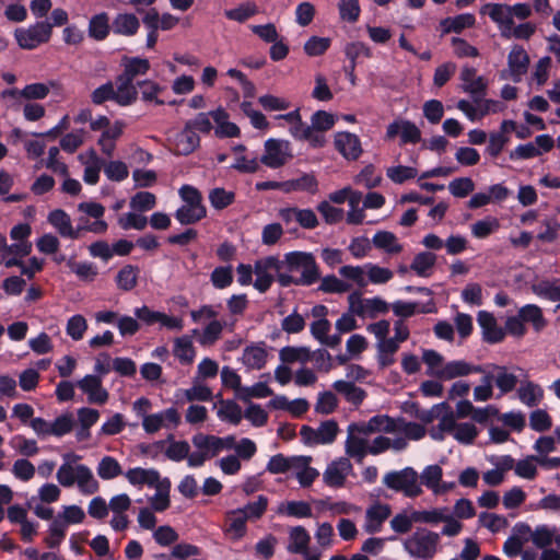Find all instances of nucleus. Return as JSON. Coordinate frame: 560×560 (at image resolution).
Returning a JSON list of instances; mask_svg holds the SVG:
<instances>
[{"instance_id": "obj_1", "label": "nucleus", "mask_w": 560, "mask_h": 560, "mask_svg": "<svg viewBox=\"0 0 560 560\" xmlns=\"http://www.w3.org/2000/svg\"><path fill=\"white\" fill-rule=\"evenodd\" d=\"M284 262L289 272L301 271L302 285H312L320 278V272L312 253L290 252L284 255Z\"/></svg>"}, {"instance_id": "obj_2", "label": "nucleus", "mask_w": 560, "mask_h": 560, "mask_svg": "<svg viewBox=\"0 0 560 560\" xmlns=\"http://www.w3.org/2000/svg\"><path fill=\"white\" fill-rule=\"evenodd\" d=\"M383 483L396 492L404 493L407 498H417L422 493L419 475L412 467L387 472Z\"/></svg>"}, {"instance_id": "obj_3", "label": "nucleus", "mask_w": 560, "mask_h": 560, "mask_svg": "<svg viewBox=\"0 0 560 560\" xmlns=\"http://www.w3.org/2000/svg\"><path fill=\"white\" fill-rule=\"evenodd\" d=\"M440 535L428 529H418L404 544L405 550L415 558L430 559L436 552Z\"/></svg>"}, {"instance_id": "obj_4", "label": "nucleus", "mask_w": 560, "mask_h": 560, "mask_svg": "<svg viewBox=\"0 0 560 560\" xmlns=\"http://www.w3.org/2000/svg\"><path fill=\"white\" fill-rule=\"evenodd\" d=\"M51 34L52 25L47 21H40L27 28L15 30L14 36L21 48L31 50L48 43Z\"/></svg>"}, {"instance_id": "obj_5", "label": "nucleus", "mask_w": 560, "mask_h": 560, "mask_svg": "<svg viewBox=\"0 0 560 560\" xmlns=\"http://www.w3.org/2000/svg\"><path fill=\"white\" fill-rule=\"evenodd\" d=\"M291 158L290 142L271 138L265 142V153L261 155L260 162L270 168H279Z\"/></svg>"}, {"instance_id": "obj_6", "label": "nucleus", "mask_w": 560, "mask_h": 560, "mask_svg": "<svg viewBox=\"0 0 560 560\" xmlns=\"http://www.w3.org/2000/svg\"><path fill=\"white\" fill-rule=\"evenodd\" d=\"M481 14H488L489 18L498 24L501 36L504 38L512 37V28L514 21L510 11V5L505 3H486L480 9Z\"/></svg>"}, {"instance_id": "obj_7", "label": "nucleus", "mask_w": 560, "mask_h": 560, "mask_svg": "<svg viewBox=\"0 0 560 560\" xmlns=\"http://www.w3.org/2000/svg\"><path fill=\"white\" fill-rule=\"evenodd\" d=\"M49 93V88L45 83H32L24 86L22 90L5 89L0 93V97L2 100H12V104L8 105V107L16 109L21 102L20 100H43Z\"/></svg>"}, {"instance_id": "obj_8", "label": "nucleus", "mask_w": 560, "mask_h": 560, "mask_svg": "<svg viewBox=\"0 0 560 560\" xmlns=\"http://www.w3.org/2000/svg\"><path fill=\"white\" fill-rule=\"evenodd\" d=\"M477 322L481 328L482 340L485 342L494 345L504 340L505 331L498 325L492 313L488 311H479Z\"/></svg>"}, {"instance_id": "obj_9", "label": "nucleus", "mask_w": 560, "mask_h": 560, "mask_svg": "<svg viewBox=\"0 0 560 560\" xmlns=\"http://www.w3.org/2000/svg\"><path fill=\"white\" fill-rule=\"evenodd\" d=\"M336 150L347 160L355 161L362 153L361 141L354 133L341 131L335 136Z\"/></svg>"}, {"instance_id": "obj_10", "label": "nucleus", "mask_w": 560, "mask_h": 560, "mask_svg": "<svg viewBox=\"0 0 560 560\" xmlns=\"http://www.w3.org/2000/svg\"><path fill=\"white\" fill-rule=\"evenodd\" d=\"M79 388L88 395L90 404L104 405L108 400V392L102 386L100 375H85L78 382Z\"/></svg>"}, {"instance_id": "obj_11", "label": "nucleus", "mask_w": 560, "mask_h": 560, "mask_svg": "<svg viewBox=\"0 0 560 560\" xmlns=\"http://www.w3.org/2000/svg\"><path fill=\"white\" fill-rule=\"evenodd\" d=\"M486 371L487 368H483V365H475L465 360H454L447 362L436 375L443 380H453L472 373H486Z\"/></svg>"}, {"instance_id": "obj_12", "label": "nucleus", "mask_w": 560, "mask_h": 560, "mask_svg": "<svg viewBox=\"0 0 560 560\" xmlns=\"http://www.w3.org/2000/svg\"><path fill=\"white\" fill-rule=\"evenodd\" d=\"M350 433L359 432L370 434L374 432L395 433L393 418L387 415H376L370 418L366 423H351L348 428Z\"/></svg>"}, {"instance_id": "obj_13", "label": "nucleus", "mask_w": 560, "mask_h": 560, "mask_svg": "<svg viewBox=\"0 0 560 560\" xmlns=\"http://www.w3.org/2000/svg\"><path fill=\"white\" fill-rule=\"evenodd\" d=\"M508 66L512 81L515 83L521 82L529 66V56L522 46L514 45L512 47L508 56Z\"/></svg>"}, {"instance_id": "obj_14", "label": "nucleus", "mask_w": 560, "mask_h": 560, "mask_svg": "<svg viewBox=\"0 0 560 560\" xmlns=\"http://www.w3.org/2000/svg\"><path fill=\"white\" fill-rule=\"evenodd\" d=\"M398 135H400V140L402 144H415L421 140L420 129L409 120H395L388 125L386 136L392 139Z\"/></svg>"}, {"instance_id": "obj_15", "label": "nucleus", "mask_w": 560, "mask_h": 560, "mask_svg": "<svg viewBox=\"0 0 560 560\" xmlns=\"http://www.w3.org/2000/svg\"><path fill=\"white\" fill-rule=\"evenodd\" d=\"M352 468V465L348 458H340L330 463L323 474L324 482L331 488L343 487L348 471Z\"/></svg>"}, {"instance_id": "obj_16", "label": "nucleus", "mask_w": 560, "mask_h": 560, "mask_svg": "<svg viewBox=\"0 0 560 560\" xmlns=\"http://www.w3.org/2000/svg\"><path fill=\"white\" fill-rule=\"evenodd\" d=\"M114 85H116L115 91L122 102L124 107L131 106L138 101L137 80L126 72L121 71V73L116 77Z\"/></svg>"}, {"instance_id": "obj_17", "label": "nucleus", "mask_w": 560, "mask_h": 560, "mask_svg": "<svg viewBox=\"0 0 560 560\" xmlns=\"http://www.w3.org/2000/svg\"><path fill=\"white\" fill-rule=\"evenodd\" d=\"M392 310L396 316L409 318L416 314H429L435 312V303L432 299L425 304L398 300L392 304Z\"/></svg>"}, {"instance_id": "obj_18", "label": "nucleus", "mask_w": 560, "mask_h": 560, "mask_svg": "<svg viewBox=\"0 0 560 560\" xmlns=\"http://www.w3.org/2000/svg\"><path fill=\"white\" fill-rule=\"evenodd\" d=\"M290 135L299 141H307L310 147L313 149H320L326 144L325 135L313 132V128L306 125L303 120L295 125H291Z\"/></svg>"}, {"instance_id": "obj_19", "label": "nucleus", "mask_w": 560, "mask_h": 560, "mask_svg": "<svg viewBox=\"0 0 560 560\" xmlns=\"http://www.w3.org/2000/svg\"><path fill=\"white\" fill-rule=\"evenodd\" d=\"M483 368L493 369L497 372L495 386L501 395L509 394L516 388L518 377L516 374L510 372L506 365H499L494 363L485 364Z\"/></svg>"}, {"instance_id": "obj_20", "label": "nucleus", "mask_w": 560, "mask_h": 560, "mask_svg": "<svg viewBox=\"0 0 560 560\" xmlns=\"http://www.w3.org/2000/svg\"><path fill=\"white\" fill-rule=\"evenodd\" d=\"M476 23V18L472 13H462L456 16H448L440 21L441 35L450 33H462L465 28L472 27Z\"/></svg>"}, {"instance_id": "obj_21", "label": "nucleus", "mask_w": 560, "mask_h": 560, "mask_svg": "<svg viewBox=\"0 0 560 560\" xmlns=\"http://www.w3.org/2000/svg\"><path fill=\"white\" fill-rule=\"evenodd\" d=\"M138 86V95L140 94V98L144 103H153L155 105H164L165 101L160 98V94H162L166 88L161 85L156 81L144 79L137 80Z\"/></svg>"}, {"instance_id": "obj_22", "label": "nucleus", "mask_w": 560, "mask_h": 560, "mask_svg": "<svg viewBox=\"0 0 560 560\" xmlns=\"http://www.w3.org/2000/svg\"><path fill=\"white\" fill-rule=\"evenodd\" d=\"M517 313L523 324H530L536 332L542 331L548 325L542 310L536 304H526Z\"/></svg>"}, {"instance_id": "obj_23", "label": "nucleus", "mask_w": 560, "mask_h": 560, "mask_svg": "<svg viewBox=\"0 0 560 560\" xmlns=\"http://www.w3.org/2000/svg\"><path fill=\"white\" fill-rule=\"evenodd\" d=\"M332 388L354 407H359L366 397V392L353 382L338 380L332 384Z\"/></svg>"}, {"instance_id": "obj_24", "label": "nucleus", "mask_w": 560, "mask_h": 560, "mask_svg": "<svg viewBox=\"0 0 560 560\" xmlns=\"http://www.w3.org/2000/svg\"><path fill=\"white\" fill-rule=\"evenodd\" d=\"M267 355L264 342L250 345L243 350L242 361L248 369L261 370L266 365Z\"/></svg>"}, {"instance_id": "obj_25", "label": "nucleus", "mask_w": 560, "mask_h": 560, "mask_svg": "<svg viewBox=\"0 0 560 560\" xmlns=\"http://www.w3.org/2000/svg\"><path fill=\"white\" fill-rule=\"evenodd\" d=\"M140 27V22L133 13H119L112 22V30L117 35L133 36Z\"/></svg>"}, {"instance_id": "obj_26", "label": "nucleus", "mask_w": 560, "mask_h": 560, "mask_svg": "<svg viewBox=\"0 0 560 560\" xmlns=\"http://www.w3.org/2000/svg\"><path fill=\"white\" fill-rule=\"evenodd\" d=\"M126 478L133 486L148 485L149 487H158L161 483L160 472L155 469L130 468L126 472Z\"/></svg>"}, {"instance_id": "obj_27", "label": "nucleus", "mask_w": 560, "mask_h": 560, "mask_svg": "<svg viewBox=\"0 0 560 560\" xmlns=\"http://www.w3.org/2000/svg\"><path fill=\"white\" fill-rule=\"evenodd\" d=\"M534 294L551 302H559L557 310L560 308V279L540 280L532 285Z\"/></svg>"}, {"instance_id": "obj_28", "label": "nucleus", "mask_w": 560, "mask_h": 560, "mask_svg": "<svg viewBox=\"0 0 560 560\" xmlns=\"http://www.w3.org/2000/svg\"><path fill=\"white\" fill-rule=\"evenodd\" d=\"M517 397L524 405L536 407L544 397V390L538 384L525 381L517 388Z\"/></svg>"}, {"instance_id": "obj_29", "label": "nucleus", "mask_w": 560, "mask_h": 560, "mask_svg": "<svg viewBox=\"0 0 560 560\" xmlns=\"http://www.w3.org/2000/svg\"><path fill=\"white\" fill-rule=\"evenodd\" d=\"M140 269L135 265H125L116 275L115 282L119 290L131 291L138 284Z\"/></svg>"}, {"instance_id": "obj_30", "label": "nucleus", "mask_w": 560, "mask_h": 560, "mask_svg": "<svg viewBox=\"0 0 560 560\" xmlns=\"http://www.w3.org/2000/svg\"><path fill=\"white\" fill-rule=\"evenodd\" d=\"M110 28L108 14L101 12L90 19L89 36L95 40H104L108 36Z\"/></svg>"}, {"instance_id": "obj_31", "label": "nucleus", "mask_w": 560, "mask_h": 560, "mask_svg": "<svg viewBox=\"0 0 560 560\" xmlns=\"http://www.w3.org/2000/svg\"><path fill=\"white\" fill-rule=\"evenodd\" d=\"M174 217L182 225H191L207 217V209L205 206H182Z\"/></svg>"}, {"instance_id": "obj_32", "label": "nucleus", "mask_w": 560, "mask_h": 560, "mask_svg": "<svg viewBox=\"0 0 560 560\" xmlns=\"http://www.w3.org/2000/svg\"><path fill=\"white\" fill-rule=\"evenodd\" d=\"M311 537L303 526H295L290 530V544L288 550L291 553L308 555Z\"/></svg>"}, {"instance_id": "obj_33", "label": "nucleus", "mask_w": 560, "mask_h": 560, "mask_svg": "<svg viewBox=\"0 0 560 560\" xmlns=\"http://www.w3.org/2000/svg\"><path fill=\"white\" fill-rule=\"evenodd\" d=\"M177 145L182 154L188 155L200 145V137L185 122L183 130L177 136Z\"/></svg>"}, {"instance_id": "obj_34", "label": "nucleus", "mask_w": 560, "mask_h": 560, "mask_svg": "<svg viewBox=\"0 0 560 560\" xmlns=\"http://www.w3.org/2000/svg\"><path fill=\"white\" fill-rule=\"evenodd\" d=\"M121 66L124 67L122 71L135 80L140 75H145L151 68L150 61L147 58L127 56L122 57Z\"/></svg>"}, {"instance_id": "obj_35", "label": "nucleus", "mask_w": 560, "mask_h": 560, "mask_svg": "<svg viewBox=\"0 0 560 560\" xmlns=\"http://www.w3.org/2000/svg\"><path fill=\"white\" fill-rule=\"evenodd\" d=\"M108 101H113L117 105L124 107V104L119 100V97L115 91V85L112 81L105 82L104 84L100 85L91 93V102L94 105H103L104 103H106Z\"/></svg>"}, {"instance_id": "obj_36", "label": "nucleus", "mask_w": 560, "mask_h": 560, "mask_svg": "<svg viewBox=\"0 0 560 560\" xmlns=\"http://www.w3.org/2000/svg\"><path fill=\"white\" fill-rule=\"evenodd\" d=\"M47 220L62 237L73 236L71 219L65 210L55 209L50 211Z\"/></svg>"}, {"instance_id": "obj_37", "label": "nucleus", "mask_w": 560, "mask_h": 560, "mask_svg": "<svg viewBox=\"0 0 560 560\" xmlns=\"http://www.w3.org/2000/svg\"><path fill=\"white\" fill-rule=\"evenodd\" d=\"M104 161L97 155L94 149L89 151V162L84 168L83 179L89 185H96L100 180V172Z\"/></svg>"}, {"instance_id": "obj_38", "label": "nucleus", "mask_w": 560, "mask_h": 560, "mask_svg": "<svg viewBox=\"0 0 560 560\" xmlns=\"http://www.w3.org/2000/svg\"><path fill=\"white\" fill-rule=\"evenodd\" d=\"M258 13V7L255 2L247 1L241 3L238 7L234 9L226 10L224 15L228 20L236 21L238 23H244L252 16Z\"/></svg>"}, {"instance_id": "obj_39", "label": "nucleus", "mask_w": 560, "mask_h": 560, "mask_svg": "<svg viewBox=\"0 0 560 560\" xmlns=\"http://www.w3.org/2000/svg\"><path fill=\"white\" fill-rule=\"evenodd\" d=\"M67 526L61 520V514H58L49 525V536L45 538V542L48 548L55 549L59 547L63 538L66 537Z\"/></svg>"}, {"instance_id": "obj_40", "label": "nucleus", "mask_w": 560, "mask_h": 560, "mask_svg": "<svg viewBox=\"0 0 560 560\" xmlns=\"http://www.w3.org/2000/svg\"><path fill=\"white\" fill-rule=\"evenodd\" d=\"M436 261L435 254L431 252H421L417 254L410 265L413 270L420 277H428L429 270H431Z\"/></svg>"}, {"instance_id": "obj_41", "label": "nucleus", "mask_w": 560, "mask_h": 560, "mask_svg": "<svg viewBox=\"0 0 560 560\" xmlns=\"http://www.w3.org/2000/svg\"><path fill=\"white\" fill-rule=\"evenodd\" d=\"M396 240L394 233L378 231L373 236V244L375 247L385 249L389 254H398L402 250V246Z\"/></svg>"}, {"instance_id": "obj_42", "label": "nucleus", "mask_w": 560, "mask_h": 560, "mask_svg": "<svg viewBox=\"0 0 560 560\" xmlns=\"http://www.w3.org/2000/svg\"><path fill=\"white\" fill-rule=\"evenodd\" d=\"M209 201L215 210H223L235 201V192L223 187H215L209 191Z\"/></svg>"}, {"instance_id": "obj_43", "label": "nucleus", "mask_w": 560, "mask_h": 560, "mask_svg": "<svg viewBox=\"0 0 560 560\" xmlns=\"http://www.w3.org/2000/svg\"><path fill=\"white\" fill-rule=\"evenodd\" d=\"M278 513L292 517L305 518L312 516V508L310 503L305 501H288L285 504H281L279 506Z\"/></svg>"}, {"instance_id": "obj_44", "label": "nucleus", "mask_w": 560, "mask_h": 560, "mask_svg": "<svg viewBox=\"0 0 560 560\" xmlns=\"http://www.w3.org/2000/svg\"><path fill=\"white\" fill-rule=\"evenodd\" d=\"M390 508L387 504H375L366 511L369 522H376V527H370L369 533L374 534L381 530L382 524L389 517Z\"/></svg>"}, {"instance_id": "obj_45", "label": "nucleus", "mask_w": 560, "mask_h": 560, "mask_svg": "<svg viewBox=\"0 0 560 560\" xmlns=\"http://www.w3.org/2000/svg\"><path fill=\"white\" fill-rule=\"evenodd\" d=\"M345 55L350 62V68L355 69L357 60L360 57L371 58V48L362 42H351L345 47Z\"/></svg>"}, {"instance_id": "obj_46", "label": "nucleus", "mask_w": 560, "mask_h": 560, "mask_svg": "<svg viewBox=\"0 0 560 560\" xmlns=\"http://www.w3.org/2000/svg\"><path fill=\"white\" fill-rule=\"evenodd\" d=\"M122 472L118 460L112 456H105L97 466V475L103 480H110L118 477Z\"/></svg>"}, {"instance_id": "obj_47", "label": "nucleus", "mask_w": 560, "mask_h": 560, "mask_svg": "<svg viewBox=\"0 0 560 560\" xmlns=\"http://www.w3.org/2000/svg\"><path fill=\"white\" fill-rule=\"evenodd\" d=\"M170 486L171 482L166 478L163 482L155 487L158 491L151 500V506L155 512H164L170 508Z\"/></svg>"}, {"instance_id": "obj_48", "label": "nucleus", "mask_w": 560, "mask_h": 560, "mask_svg": "<svg viewBox=\"0 0 560 560\" xmlns=\"http://www.w3.org/2000/svg\"><path fill=\"white\" fill-rule=\"evenodd\" d=\"M210 280L215 289L222 290L230 287L233 283V267L231 265L215 267L210 275Z\"/></svg>"}, {"instance_id": "obj_49", "label": "nucleus", "mask_w": 560, "mask_h": 560, "mask_svg": "<svg viewBox=\"0 0 560 560\" xmlns=\"http://www.w3.org/2000/svg\"><path fill=\"white\" fill-rule=\"evenodd\" d=\"M144 26L149 30L147 36V47L152 49L156 45L159 38V26H158V10L155 8L150 9L142 18Z\"/></svg>"}, {"instance_id": "obj_50", "label": "nucleus", "mask_w": 560, "mask_h": 560, "mask_svg": "<svg viewBox=\"0 0 560 560\" xmlns=\"http://www.w3.org/2000/svg\"><path fill=\"white\" fill-rule=\"evenodd\" d=\"M335 116L326 110H316L311 117L313 132L324 135L335 126Z\"/></svg>"}, {"instance_id": "obj_51", "label": "nucleus", "mask_w": 560, "mask_h": 560, "mask_svg": "<svg viewBox=\"0 0 560 560\" xmlns=\"http://www.w3.org/2000/svg\"><path fill=\"white\" fill-rule=\"evenodd\" d=\"M174 354L183 363H191L195 358V349L191 340L184 336L175 339Z\"/></svg>"}, {"instance_id": "obj_52", "label": "nucleus", "mask_w": 560, "mask_h": 560, "mask_svg": "<svg viewBox=\"0 0 560 560\" xmlns=\"http://www.w3.org/2000/svg\"><path fill=\"white\" fill-rule=\"evenodd\" d=\"M339 15L342 21L355 23L361 13L359 0H339Z\"/></svg>"}, {"instance_id": "obj_53", "label": "nucleus", "mask_w": 560, "mask_h": 560, "mask_svg": "<svg viewBox=\"0 0 560 560\" xmlns=\"http://www.w3.org/2000/svg\"><path fill=\"white\" fill-rule=\"evenodd\" d=\"M268 506V499L265 495H259L256 501L248 502L244 509L232 511L231 514L244 513L247 518H260L266 512Z\"/></svg>"}, {"instance_id": "obj_54", "label": "nucleus", "mask_w": 560, "mask_h": 560, "mask_svg": "<svg viewBox=\"0 0 560 560\" xmlns=\"http://www.w3.org/2000/svg\"><path fill=\"white\" fill-rule=\"evenodd\" d=\"M339 432L338 423L330 419L323 421L318 429H316L317 433V443L320 444H331L335 442L337 434Z\"/></svg>"}, {"instance_id": "obj_55", "label": "nucleus", "mask_w": 560, "mask_h": 560, "mask_svg": "<svg viewBox=\"0 0 560 560\" xmlns=\"http://www.w3.org/2000/svg\"><path fill=\"white\" fill-rule=\"evenodd\" d=\"M156 206V197L150 191H139L130 199V207L133 210L145 212Z\"/></svg>"}, {"instance_id": "obj_56", "label": "nucleus", "mask_w": 560, "mask_h": 560, "mask_svg": "<svg viewBox=\"0 0 560 560\" xmlns=\"http://www.w3.org/2000/svg\"><path fill=\"white\" fill-rule=\"evenodd\" d=\"M218 416L221 419H226L232 424H238L242 420V409L234 400H221Z\"/></svg>"}, {"instance_id": "obj_57", "label": "nucleus", "mask_w": 560, "mask_h": 560, "mask_svg": "<svg viewBox=\"0 0 560 560\" xmlns=\"http://www.w3.org/2000/svg\"><path fill=\"white\" fill-rule=\"evenodd\" d=\"M417 174V168L405 165L392 166L386 171L387 177L395 184H402L406 180L413 179Z\"/></svg>"}, {"instance_id": "obj_58", "label": "nucleus", "mask_w": 560, "mask_h": 560, "mask_svg": "<svg viewBox=\"0 0 560 560\" xmlns=\"http://www.w3.org/2000/svg\"><path fill=\"white\" fill-rule=\"evenodd\" d=\"M223 324L217 319L211 320L203 329L198 341L201 346H211L217 342L222 334Z\"/></svg>"}, {"instance_id": "obj_59", "label": "nucleus", "mask_w": 560, "mask_h": 560, "mask_svg": "<svg viewBox=\"0 0 560 560\" xmlns=\"http://www.w3.org/2000/svg\"><path fill=\"white\" fill-rule=\"evenodd\" d=\"M273 395V390L264 382H257L250 387H243L237 396L243 401H249V398H266Z\"/></svg>"}, {"instance_id": "obj_60", "label": "nucleus", "mask_w": 560, "mask_h": 560, "mask_svg": "<svg viewBox=\"0 0 560 560\" xmlns=\"http://www.w3.org/2000/svg\"><path fill=\"white\" fill-rule=\"evenodd\" d=\"M74 427V419L71 413H63L57 417L50 424L51 435L63 436L72 431Z\"/></svg>"}, {"instance_id": "obj_61", "label": "nucleus", "mask_w": 560, "mask_h": 560, "mask_svg": "<svg viewBox=\"0 0 560 560\" xmlns=\"http://www.w3.org/2000/svg\"><path fill=\"white\" fill-rule=\"evenodd\" d=\"M450 192L456 198H465L475 189V183L470 177L453 179L448 185Z\"/></svg>"}, {"instance_id": "obj_62", "label": "nucleus", "mask_w": 560, "mask_h": 560, "mask_svg": "<svg viewBox=\"0 0 560 560\" xmlns=\"http://www.w3.org/2000/svg\"><path fill=\"white\" fill-rule=\"evenodd\" d=\"M368 452L369 447L366 445V441L354 436L353 433L349 432L346 441V453L351 457H358L361 459L366 455Z\"/></svg>"}, {"instance_id": "obj_63", "label": "nucleus", "mask_w": 560, "mask_h": 560, "mask_svg": "<svg viewBox=\"0 0 560 560\" xmlns=\"http://www.w3.org/2000/svg\"><path fill=\"white\" fill-rule=\"evenodd\" d=\"M552 425L551 417L544 409H536L529 415V427L536 432L548 431Z\"/></svg>"}, {"instance_id": "obj_64", "label": "nucleus", "mask_w": 560, "mask_h": 560, "mask_svg": "<svg viewBox=\"0 0 560 560\" xmlns=\"http://www.w3.org/2000/svg\"><path fill=\"white\" fill-rule=\"evenodd\" d=\"M330 47V39L327 37L312 36L304 44V51L311 57L324 55Z\"/></svg>"}]
</instances>
